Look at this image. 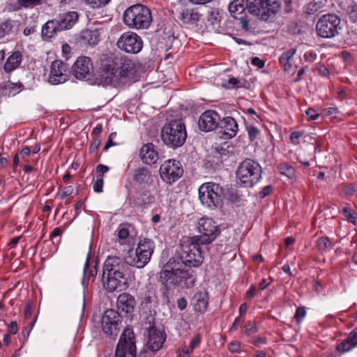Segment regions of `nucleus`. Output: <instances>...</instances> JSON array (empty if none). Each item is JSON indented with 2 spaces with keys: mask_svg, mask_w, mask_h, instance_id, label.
I'll list each match as a JSON object with an SVG mask.
<instances>
[{
  "mask_svg": "<svg viewBox=\"0 0 357 357\" xmlns=\"http://www.w3.org/2000/svg\"><path fill=\"white\" fill-rule=\"evenodd\" d=\"M116 305L119 313L124 312L126 314H130L134 311L136 301L132 295L123 293L118 296Z\"/></svg>",
  "mask_w": 357,
  "mask_h": 357,
  "instance_id": "22",
  "label": "nucleus"
},
{
  "mask_svg": "<svg viewBox=\"0 0 357 357\" xmlns=\"http://www.w3.org/2000/svg\"><path fill=\"white\" fill-rule=\"evenodd\" d=\"M220 116L214 110H207L199 117L198 121L199 128L204 132H210L218 128Z\"/></svg>",
  "mask_w": 357,
  "mask_h": 357,
  "instance_id": "19",
  "label": "nucleus"
},
{
  "mask_svg": "<svg viewBox=\"0 0 357 357\" xmlns=\"http://www.w3.org/2000/svg\"><path fill=\"white\" fill-rule=\"evenodd\" d=\"M228 152L229 151L226 150L222 145H218L215 148L213 154L214 157L222 159L224 156L227 155Z\"/></svg>",
  "mask_w": 357,
  "mask_h": 357,
  "instance_id": "43",
  "label": "nucleus"
},
{
  "mask_svg": "<svg viewBox=\"0 0 357 357\" xmlns=\"http://www.w3.org/2000/svg\"><path fill=\"white\" fill-rule=\"evenodd\" d=\"M341 29V20L335 14L324 15L316 24L317 35L324 38H334Z\"/></svg>",
  "mask_w": 357,
  "mask_h": 357,
  "instance_id": "11",
  "label": "nucleus"
},
{
  "mask_svg": "<svg viewBox=\"0 0 357 357\" xmlns=\"http://www.w3.org/2000/svg\"><path fill=\"white\" fill-rule=\"evenodd\" d=\"M119 49L130 54L139 52L143 47V41L139 36L133 32L123 33L117 41Z\"/></svg>",
  "mask_w": 357,
  "mask_h": 357,
  "instance_id": "14",
  "label": "nucleus"
},
{
  "mask_svg": "<svg viewBox=\"0 0 357 357\" xmlns=\"http://www.w3.org/2000/svg\"><path fill=\"white\" fill-rule=\"evenodd\" d=\"M130 266H132L128 257L122 259L119 257H108L105 261L102 271L109 274L119 275L126 274L130 271Z\"/></svg>",
  "mask_w": 357,
  "mask_h": 357,
  "instance_id": "15",
  "label": "nucleus"
},
{
  "mask_svg": "<svg viewBox=\"0 0 357 357\" xmlns=\"http://www.w3.org/2000/svg\"><path fill=\"white\" fill-rule=\"evenodd\" d=\"M91 8H96L107 4L110 0H84Z\"/></svg>",
  "mask_w": 357,
  "mask_h": 357,
  "instance_id": "45",
  "label": "nucleus"
},
{
  "mask_svg": "<svg viewBox=\"0 0 357 357\" xmlns=\"http://www.w3.org/2000/svg\"><path fill=\"white\" fill-rule=\"evenodd\" d=\"M166 340V335L162 331L152 326L149 329L148 348L153 353L159 351Z\"/></svg>",
  "mask_w": 357,
  "mask_h": 357,
  "instance_id": "21",
  "label": "nucleus"
},
{
  "mask_svg": "<svg viewBox=\"0 0 357 357\" xmlns=\"http://www.w3.org/2000/svg\"><path fill=\"white\" fill-rule=\"evenodd\" d=\"M256 287L254 285H251L249 289L246 292V297L248 298H252L255 296Z\"/></svg>",
  "mask_w": 357,
  "mask_h": 357,
  "instance_id": "63",
  "label": "nucleus"
},
{
  "mask_svg": "<svg viewBox=\"0 0 357 357\" xmlns=\"http://www.w3.org/2000/svg\"><path fill=\"white\" fill-rule=\"evenodd\" d=\"M41 0H17V2L15 4H9L8 6V11L18 10L21 8H33V6L39 4Z\"/></svg>",
  "mask_w": 357,
  "mask_h": 357,
  "instance_id": "31",
  "label": "nucleus"
},
{
  "mask_svg": "<svg viewBox=\"0 0 357 357\" xmlns=\"http://www.w3.org/2000/svg\"><path fill=\"white\" fill-rule=\"evenodd\" d=\"M228 89L234 88H247L248 83L245 79H238L235 77H231L228 79Z\"/></svg>",
  "mask_w": 357,
  "mask_h": 357,
  "instance_id": "36",
  "label": "nucleus"
},
{
  "mask_svg": "<svg viewBox=\"0 0 357 357\" xmlns=\"http://www.w3.org/2000/svg\"><path fill=\"white\" fill-rule=\"evenodd\" d=\"M261 172V167L257 161L246 158L238 165L236 177L241 186L250 188L259 182Z\"/></svg>",
  "mask_w": 357,
  "mask_h": 357,
  "instance_id": "6",
  "label": "nucleus"
},
{
  "mask_svg": "<svg viewBox=\"0 0 357 357\" xmlns=\"http://www.w3.org/2000/svg\"><path fill=\"white\" fill-rule=\"evenodd\" d=\"M246 9L263 20H268L280 9V3L278 0H245Z\"/></svg>",
  "mask_w": 357,
  "mask_h": 357,
  "instance_id": "8",
  "label": "nucleus"
},
{
  "mask_svg": "<svg viewBox=\"0 0 357 357\" xmlns=\"http://www.w3.org/2000/svg\"><path fill=\"white\" fill-rule=\"evenodd\" d=\"M192 303L195 311L204 312L208 304V293L206 291L196 292L192 298Z\"/></svg>",
  "mask_w": 357,
  "mask_h": 357,
  "instance_id": "27",
  "label": "nucleus"
},
{
  "mask_svg": "<svg viewBox=\"0 0 357 357\" xmlns=\"http://www.w3.org/2000/svg\"><path fill=\"white\" fill-rule=\"evenodd\" d=\"M109 167L106 165L100 164L96 167V171L98 174H103L109 171Z\"/></svg>",
  "mask_w": 357,
  "mask_h": 357,
  "instance_id": "59",
  "label": "nucleus"
},
{
  "mask_svg": "<svg viewBox=\"0 0 357 357\" xmlns=\"http://www.w3.org/2000/svg\"><path fill=\"white\" fill-rule=\"evenodd\" d=\"M151 178V173L146 167L138 168L135 170V180L140 183H146Z\"/></svg>",
  "mask_w": 357,
  "mask_h": 357,
  "instance_id": "34",
  "label": "nucleus"
},
{
  "mask_svg": "<svg viewBox=\"0 0 357 357\" xmlns=\"http://www.w3.org/2000/svg\"><path fill=\"white\" fill-rule=\"evenodd\" d=\"M159 172L161 179L164 182L172 184L182 176L183 169L179 161L169 159L162 163Z\"/></svg>",
  "mask_w": 357,
  "mask_h": 357,
  "instance_id": "12",
  "label": "nucleus"
},
{
  "mask_svg": "<svg viewBox=\"0 0 357 357\" xmlns=\"http://www.w3.org/2000/svg\"><path fill=\"white\" fill-rule=\"evenodd\" d=\"M116 357H148L146 351H141L136 355V345L133 331L126 328L121 334L116 346Z\"/></svg>",
  "mask_w": 357,
  "mask_h": 357,
  "instance_id": "10",
  "label": "nucleus"
},
{
  "mask_svg": "<svg viewBox=\"0 0 357 357\" xmlns=\"http://www.w3.org/2000/svg\"><path fill=\"white\" fill-rule=\"evenodd\" d=\"M123 20L129 28L145 29L150 26L152 15L148 7L137 3L130 6L124 11Z\"/></svg>",
  "mask_w": 357,
  "mask_h": 357,
  "instance_id": "4",
  "label": "nucleus"
},
{
  "mask_svg": "<svg viewBox=\"0 0 357 357\" xmlns=\"http://www.w3.org/2000/svg\"><path fill=\"white\" fill-rule=\"evenodd\" d=\"M100 81L103 85L121 87L132 79L136 73V66L131 60L109 56L102 63Z\"/></svg>",
  "mask_w": 357,
  "mask_h": 357,
  "instance_id": "2",
  "label": "nucleus"
},
{
  "mask_svg": "<svg viewBox=\"0 0 357 357\" xmlns=\"http://www.w3.org/2000/svg\"><path fill=\"white\" fill-rule=\"evenodd\" d=\"M199 235L184 236L180 241L178 257L172 258L160 273V281L167 289L172 286L190 288L195 282V271L184 266L199 267L204 260L201 245L211 243L220 234V229L210 218H202L197 226Z\"/></svg>",
  "mask_w": 357,
  "mask_h": 357,
  "instance_id": "1",
  "label": "nucleus"
},
{
  "mask_svg": "<svg viewBox=\"0 0 357 357\" xmlns=\"http://www.w3.org/2000/svg\"><path fill=\"white\" fill-rule=\"evenodd\" d=\"M121 315L113 309L107 310L102 317V329L104 333L112 337H116L120 331Z\"/></svg>",
  "mask_w": 357,
  "mask_h": 357,
  "instance_id": "13",
  "label": "nucleus"
},
{
  "mask_svg": "<svg viewBox=\"0 0 357 357\" xmlns=\"http://www.w3.org/2000/svg\"><path fill=\"white\" fill-rule=\"evenodd\" d=\"M278 169L282 174L287 176L289 178H293L295 176V169L287 163H280L278 165Z\"/></svg>",
  "mask_w": 357,
  "mask_h": 357,
  "instance_id": "35",
  "label": "nucleus"
},
{
  "mask_svg": "<svg viewBox=\"0 0 357 357\" xmlns=\"http://www.w3.org/2000/svg\"><path fill=\"white\" fill-rule=\"evenodd\" d=\"M154 250L153 241L146 238L139 240L135 252L127 256L130 265L137 268H144L150 261Z\"/></svg>",
  "mask_w": 357,
  "mask_h": 357,
  "instance_id": "9",
  "label": "nucleus"
},
{
  "mask_svg": "<svg viewBox=\"0 0 357 357\" xmlns=\"http://www.w3.org/2000/svg\"><path fill=\"white\" fill-rule=\"evenodd\" d=\"M303 134L302 132H298V131H294V132H291V136H290L291 142L294 144H298L300 142H299L300 138L303 136Z\"/></svg>",
  "mask_w": 357,
  "mask_h": 357,
  "instance_id": "50",
  "label": "nucleus"
},
{
  "mask_svg": "<svg viewBox=\"0 0 357 357\" xmlns=\"http://www.w3.org/2000/svg\"><path fill=\"white\" fill-rule=\"evenodd\" d=\"M316 246L318 251L323 255L333 248V243L329 238L322 236L317 240Z\"/></svg>",
  "mask_w": 357,
  "mask_h": 357,
  "instance_id": "33",
  "label": "nucleus"
},
{
  "mask_svg": "<svg viewBox=\"0 0 357 357\" xmlns=\"http://www.w3.org/2000/svg\"><path fill=\"white\" fill-rule=\"evenodd\" d=\"M90 252L88 253L87 259L84 264V270H83V279H82V284L84 286H87L89 281L93 282L96 279L97 275V266L98 261L95 260L90 264L89 257Z\"/></svg>",
  "mask_w": 357,
  "mask_h": 357,
  "instance_id": "25",
  "label": "nucleus"
},
{
  "mask_svg": "<svg viewBox=\"0 0 357 357\" xmlns=\"http://www.w3.org/2000/svg\"><path fill=\"white\" fill-rule=\"evenodd\" d=\"M177 306L181 310H183L187 307V301L184 298H181L177 300Z\"/></svg>",
  "mask_w": 357,
  "mask_h": 357,
  "instance_id": "61",
  "label": "nucleus"
},
{
  "mask_svg": "<svg viewBox=\"0 0 357 357\" xmlns=\"http://www.w3.org/2000/svg\"><path fill=\"white\" fill-rule=\"evenodd\" d=\"M78 18L77 13L73 11L61 14L55 19L47 21L42 27L43 38L48 40L62 31L71 29Z\"/></svg>",
  "mask_w": 357,
  "mask_h": 357,
  "instance_id": "5",
  "label": "nucleus"
},
{
  "mask_svg": "<svg viewBox=\"0 0 357 357\" xmlns=\"http://www.w3.org/2000/svg\"><path fill=\"white\" fill-rule=\"evenodd\" d=\"M304 59L307 61L312 62L316 59V54L312 52H306L304 54Z\"/></svg>",
  "mask_w": 357,
  "mask_h": 357,
  "instance_id": "62",
  "label": "nucleus"
},
{
  "mask_svg": "<svg viewBox=\"0 0 357 357\" xmlns=\"http://www.w3.org/2000/svg\"><path fill=\"white\" fill-rule=\"evenodd\" d=\"M139 156L142 160L148 165L155 164L158 159V153L154 150V146L148 143L142 146L139 151Z\"/></svg>",
  "mask_w": 357,
  "mask_h": 357,
  "instance_id": "26",
  "label": "nucleus"
},
{
  "mask_svg": "<svg viewBox=\"0 0 357 357\" xmlns=\"http://www.w3.org/2000/svg\"><path fill=\"white\" fill-rule=\"evenodd\" d=\"M116 232H117V236L119 240V243L122 245L125 244L126 240L127 239V238L129 236L128 229L125 227L120 226L117 229Z\"/></svg>",
  "mask_w": 357,
  "mask_h": 357,
  "instance_id": "41",
  "label": "nucleus"
},
{
  "mask_svg": "<svg viewBox=\"0 0 357 357\" xmlns=\"http://www.w3.org/2000/svg\"><path fill=\"white\" fill-rule=\"evenodd\" d=\"M17 324L16 321H11L8 326V331L10 334L15 335L17 333Z\"/></svg>",
  "mask_w": 357,
  "mask_h": 357,
  "instance_id": "56",
  "label": "nucleus"
},
{
  "mask_svg": "<svg viewBox=\"0 0 357 357\" xmlns=\"http://www.w3.org/2000/svg\"><path fill=\"white\" fill-rule=\"evenodd\" d=\"M154 200V197L151 195L149 192L145 191L139 195L137 204L140 206H146L153 203Z\"/></svg>",
  "mask_w": 357,
  "mask_h": 357,
  "instance_id": "37",
  "label": "nucleus"
},
{
  "mask_svg": "<svg viewBox=\"0 0 357 357\" xmlns=\"http://www.w3.org/2000/svg\"><path fill=\"white\" fill-rule=\"evenodd\" d=\"M102 282L104 289L109 293L121 291L128 287L127 278L124 275L109 274V273H102Z\"/></svg>",
  "mask_w": 357,
  "mask_h": 357,
  "instance_id": "17",
  "label": "nucleus"
},
{
  "mask_svg": "<svg viewBox=\"0 0 357 357\" xmlns=\"http://www.w3.org/2000/svg\"><path fill=\"white\" fill-rule=\"evenodd\" d=\"M15 22L13 20H6L0 24V38L3 37L6 34L9 33L14 27Z\"/></svg>",
  "mask_w": 357,
  "mask_h": 357,
  "instance_id": "38",
  "label": "nucleus"
},
{
  "mask_svg": "<svg viewBox=\"0 0 357 357\" xmlns=\"http://www.w3.org/2000/svg\"><path fill=\"white\" fill-rule=\"evenodd\" d=\"M201 14L197 11V9H183L178 16L179 20L183 24L186 26H194L197 25L199 21Z\"/></svg>",
  "mask_w": 357,
  "mask_h": 357,
  "instance_id": "24",
  "label": "nucleus"
},
{
  "mask_svg": "<svg viewBox=\"0 0 357 357\" xmlns=\"http://www.w3.org/2000/svg\"><path fill=\"white\" fill-rule=\"evenodd\" d=\"M271 190H272V187L271 185L265 186L264 188H263L261 191L259 192V197L261 198H264L265 197H266L271 194Z\"/></svg>",
  "mask_w": 357,
  "mask_h": 357,
  "instance_id": "55",
  "label": "nucleus"
},
{
  "mask_svg": "<svg viewBox=\"0 0 357 357\" xmlns=\"http://www.w3.org/2000/svg\"><path fill=\"white\" fill-rule=\"evenodd\" d=\"M240 343L237 341H233L228 344V349L232 353H238L240 351Z\"/></svg>",
  "mask_w": 357,
  "mask_h": 357,
  "instance_id": "52",
  "label": "nucleus"
},
{
  "mask_svg": "<svg viewBox=\"0 0 357 357\" xmlns=\"http://www.w3.org/2000/svg\"><path fill=\"white\" fill-rule=\"evenodd\" d=\"M306 315V311L304 307H299L296 309L294 314V319L297 323H301Z\"/></svg>",
  "mask_w": 357,
  "mask_h": 357,
  "instance_id": "47",
  "label": "nucleus"
},
{
  "mask_svg": "<svg viewBox=\"0 0 357 357\" xmlns=\"http://www.w3.org/2000/svg\"><path fill=\"white\" fill-rule=\"evenodd\" d=\"M245 329V333L247 335H250L251 334H254L257 333V328L255 324V323L252 321H248L246 323V324L244 326Z\"/></svg>",
  "mask_w": 357,
  "mask_h": 357,
  "instance_id": "48",
  "label": "nucleus"
},
{
  "mask_svg": "<svg viewBox=\"0 0 357 357\" xmlns=\"http://www.w3.org/2000/svg\"><path fill=\"white\" fill-rule=\"evenodd\" d=\"M228 8L231 15L234 18H237L236 15L243 13L246 8V4L245 5L244 0H234L229 3Z\"/></svg>",
  "mask_w": 357,
  "mask_h": 357,
  "instance_id": "32",
  "label": "nucleus"
},
{
  "mask_svg": "<svg viewBox=\"0 0 357 357\" xmlns=\"http://www.w3.org/2000/svg\"><path fill=\"white\" fill-rule=\"evenodd\" d=\"M190 351L186 347H182L177 351V357H190Z\"/></svg>",
  "mask_w": 357,
  "mask_h": 357,
  "instance_id": "54",
  "label": "nucleus"
},
{
  "mask_svg": "<svg viewBox=\"0 0 357 357\" xmlns=\"http://www.w3.org/2000/svg\"><path fill=\"white\" fill-rule=\"evenodd\" d=\"M347 218L351 222L357 225V213L356 212L352 211L350 214H348Z\"/></svg>",
  "mask_w": 357,
  "mask_h": 357,
  "instance_id": "64",
  "label": "nucleus"
},
{
  "mask_svg": "<svg viewBox=\"0 0 357 357\" xmlns=\"http://www.w3.org/2000/svg\"><path fill=\"white\" fill-rule=\"evenodd\" d=\"M305 114L310 121H314L318 119L319 114L317 113L313 108H308L305 111Z\"/></svg>",
  "mask_w": 357,
  "mask_h": 357,
  "instance_id": "51",
  "label": "nucleus"
},
{
  "mask_svg": "<svg viewBox=\"0 0 357 357\" xmlns=\"http://www.w3.org/2000/svg\"><path fill=\"white\" fill-rule=\"evenodd\" d=\"M357 347V326L351 331L347 337L336 346V349L340 353L351 351Z\"/></svg>",
  "mask_w": 357,
  "mask_h": 357,
  "instance_id": "23",
  "label": "nucleus"
},
{
  "mask_svg": "<svg viewBox=\"0 0 357 357\" xmlns=\"http://www.w3.org/2000/svg\"><path fill=\"white\" fill-rule=\"evenodd\" d=\"M0 86L3 88V91L1 92L3 95H8L10 96V93L13 92V90H15L16 88H17V85L12 83L10 82H3L2 83Z\"/></svg>",
  "mask_w": 357,
  "mask_h": 357,
  "instance_id": "42",
  "label": "nucleus"
},
{
  "mask_svg": "<svg viewBox=\"0 0 357 357\" xmlns=\"http://www.w3.org/2000/svg\"><path fill=\"white\" fill-rule=\"evenodd\" d=\"M73 192V188L72 186H67V187H65L63 190V192H62V195H61V198L62 199H64L68 196H70Z\"/></svg>",
  "mask_w": 357,
  "mask_h": 357,
  "instance_id": "60",
  "label": "nucleus"
},
{
  "mask_svg": "<svg viewBox=\"0 0 357 357\" xmlns=\"http://www.w3.org/2000/svg\"><path fill=\"white\" fill-rule=\"evenodd\" d=\"M75 77L79 80L89 81L93 77V63L87 56L79 57L72 67Z\"/></svg>",
  "mask_w": 357,
  "mask_h": 357,
  "instance_id": "16",
  "label": "nucleus"
},
{
  "mask_svg": "<svg viewBox=\"0 0 357 357\" xmlns=\"http://www.w3.org/2000/svg\"><path fill=\"white\" fill-rule=\"evenodd\" d=\"M101 144V139L99 137H95L89 147V153H93L96 152Z\"/></svg>",
  "mask_w": 357,
  "mask_h": 357,
  "instance_id": "49",
  "label": "nucleus"
},
{
  "mask_svg": "<svg viewBox=\"0 0 357 357\" xmlns=\"http://www.w3.org/2000/svg\"><path fill=\"white\" fill-rule=\"evenodd\" d=\"M67 66L61 60H55L52 63L48 82L52 84H59L68 79Z\"/></svg>",
  "mask_w": 357,
  "mask_h": 357,
  "instance_id": "18",
  "label": "nucleus"
},
{
  "mask_svg": "<svg viewBox=\"0 0 357 357\" xmlns=\"http://www.w3.org/2000/svg\"><path fill=\"white\" fill-rule=\"evenodd\" d=\"M99 31L98 29H86L81 32V41L89 45H95L99 41Z\"/></svg>",
  "mask_w": 357,
  "mask_h": 357,
  "instance_id": "28",
  "label": "nucleus"
},
{
  "mask_svg": "<svg viewBox=\"0 0 357 357\" xmlns=\"http://www.w3.org/2000/svg\"><path fill=\"white\" fill-rule=\"evenodd\" d=\"M225 197L224 189L218 183L207 182L199 188V198L203 205L211 209L222 206Z\"/></svg>",
  "mask_w": 357,
  "mask_h": 357,
  "instance_id": "7",
  "label": "nucleus"
},
{
  "mask_svg": "<svg viewBox=\"0 0 357 357\" xmlns=\"http://www.w3.org/2000/svg\"><path fill=\"white\" fill-rule=\"evenodd\" d=\"M338 112L337 107H328L322 109V113L325 116L335 115Z\"/></svg>",
  "mask_w": 357,
  "mask_h": 357,
  "instance_id": "53",
  "label": "nucleus"
},
{
  "mask_svg": "<svg viewBox=\"0 0 357 357\" xmlns=\"http://www.w3.org/2000/svg\"><path fill=\"white\" fill-rule=\"evenodd\" d=\"M24 316L26 319H31L32 316V308L30 303H27L25 305Z\"/></svg>",
  "mask_w": 357,
  "mask_h": 357,
  "instance_id": "58",
  "label": "nucleus"
},
{
  "mask_svg": "<svg viewBox=\"0 0 357 357\" xmlns=\"http://www.w3.org/2000/svg\"><path fill=\"white\" fill-rule=\"evenodd\" d=\"M103 178L102 174H98L96 180L94 181L93 185V190L96 192H102V187H103Z\"/></svg>",
  "mask_w": 357,
  "mask_h": 357,
  "instance_id": "44",
  "label": "nucleus"
},
{
  "mask_svg": "<svg viewBox=\"0 0 357 357\" xmlns=\"http://www.w3.org/2000/svg\"><path fill=\"white\" fill-rule=\"evenodd\" d=\"M296 52V48H291L280 56L279 61L284 71L289 72L291 70L292 66L290 61Z\"/></svg>",
  "mask_w": 357,
  "mask_h": 357,
  "instance_id": "30",
  "label": "nucleus"
},
{
  "mask_svg": "<svg viewBox=\"0 0 357 357\" xmlns=\"http://www.w3.org/2000/svg\"><path fill=\"white\" fill-rule=\"evenodd\" d=\"M22 55L21 52L17 51L13 52L7 59L4 64V70L6 73H10L16 69L22 61Z\"/></svg>",
  "mask_w": 357,
  "mask_h": 357,
  "instance_id": "29",
  "label": "nucleus"
},
{
  "mask_svg": "<svg viewBox=\"0 0 357 357\" xmlns=\"http://www.w3.org/2000/svg\"><path fill=\"white\" fill-rule=\"evenodd\" d=\"M238 124L236 120L231 116H226L220 119L218 134L220 138L229 139L234 137L238 131Z\"/></svg>",
  "mask_w": 357,
  "mask_h": 357,
  "instance_id": "20",
  "label": "nucleus"
},
{
  "mask_svg": "<svg viewBox=\"0 0 357 357\" xmlns=\"http://www.w3.org/2000/svg\"><path fill=\"white\" fill-rule=\"evenodd\" d=\"M357 191V185L355 183H348L341 185V192L344 196H351Z\"/></svg>",
  "mask_w": 357,
  "mask_h": 357,
  "instance_id": "39",
  "label": "nucleus"
},
{
  "mask_svg": "<svg viewBox=\"0 0 357 357\" xmlns=\"http://www.w3.org/2000/svg\"><path fill=\"white\" fill-rule=\"evenodd\" d=\"M347 13L350 20L354 23L357 22V4L351 3L347 8Z\"/></svg>",
  "mask_w": 357,
  "mask_h": 357,
  "instance_id": "40",
  "label": "nucleus"
},
{
  "mask_svg": "<svg viewBox=\"0 0 357 357\" xmlns=\"http://www.w3.org/2000/svg\"><path fill=\"white\" fill-rule=\"evenodd\" d=\"M185 125L181 119H174L166 123L161 130V138L169 148L177 149L183 145L186 140Z\"/></svg>",
  "mask_w": 357,
  "mask_h": 357,
  "instance_id": "3",
  "label": "nucleus"
},
{
  "mask_svg": "<svg viewBox=\"0 0 357 357\" xmlns=\"http://www.w3.org/2000/svg\"><path fill=\"white\" fill-rule=\"evenodd\" d=\"M239 24L243 29L245 31H248V20L245 17H241L239 18Z\"/></svg>",
  "mask_w": 357,
  "mask_h": 357,
  "instance_id": "57",
  "label": "nucleus"
},
{
  "mask_svg": "<svg viewBox=\"0 0 357 357\" xmlns=\"http://www.w3.org/2000/svg\"><path fill=\"white\" fill-rule=\"evenodd\" d=\"M248 137L250 141L256 139L260 132V131L255 126H250L247 127Z\"/></svg>",
  "mask_w": 357,
  "mask_h": 357,
  "instance_id": "46",
  "label": "nucleus"
}]
</instances>
